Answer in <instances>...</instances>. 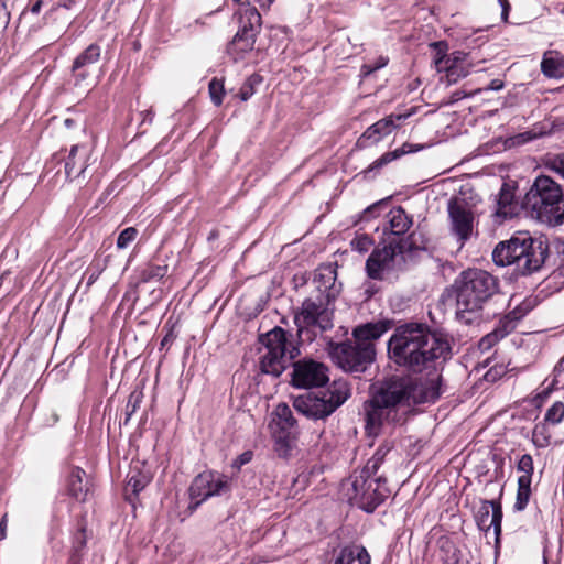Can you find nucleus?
<instances>
[{"mask_svg":"<svg viewBox=\"0 0 564 564\" xmlns=\"http://www.w3.org/2000/svg\"><path fill=\"white\" fill-rule=\"evenodd\" d=\"M101 48L97 44H90L75 59L72 70L87 68L89 65L97 63L100 58Z\"/></svg>","mask_w":564,"mask_h":564,"instance_id":"nucleus-28","label":"nucleus"},{"mask_svg":"<svg viewBox=\"0 0 564 564\" xmlns=\"http://www.w3.org/2000/svg\"><path fill=\"white\" fill-rule=\"evenodd\" d=\"M531 496V480L527 478V476H520L518 478V490H517V500L514 507L517 510H523L530 499Z\"/></svg>","mask_w":564,"mask_h":564,"instance_id":"nucleus-31","label":"nucleus"},{"mask_svg":"<svg viewBox=\"0 0 564 564\" xmlns=\"http://www.w3.org/2000/svg\"><path fill=\"white\" fill-rule=\"evenodd\" d=\"M142 401V393L139 391H133L128 399L127 408H126V414L127 419L126 421H129L131 415L138 410L140 403Z\"/></svg>","mask_w":564,"mask_h":564,"instance_id":"nucleus-43","label":"nucleus"},{"mask_svg":"<svg viewBox=\"0 0 564 564\" xmlns=\"http://www.w3.org/2000/svg\"><path fill=\"white\" fill-rule=\"evenodd\" d=\"M375 354V347L356 340L338 344L332 351L333 359L340 368L356 372L365 371L373 361Z\"/></svg>","mask_w":564,"mask_h":564,"instance_id":"nucleus-9","label":"nucleus"},{"mask_svg":"<svg viewBox=\"0 0 564 564\" xmlns=\"http://www.w3.org/2000/svg\"><path fill=\"white\" fill-rule=\"evenodd\" d=\"M343 490L350 505L366 512H372L389 495L386 479L381 477L368 479L365 476L351 475L343 484Z\"/></svg>","mask_w":564,"mask_h":564,"instance_id":"nucleus-8","label":"nucleus"},{"mask_svg":"<svg viewBox=\"0 0 564 564\" xmlns=\"http://www.w3.org/2000/svg\"><path fill=\"white\" fill-rule=\"evenodd\" d=\"M260 343V368L274 377H279L300 354L299 348L288 339V333L279 326L262 335Z\"/></svg>","mask_w":564,"mask_h":564,"instance_id":"nucleus-6","label":"nucleus"},{"mask_svg":"<svg viewBox=\"0 0 564 564\" xmlns=\"http://www.w3.org/2000/svg\"><path fill=\"white\" fill-rule=\"evenodd\" d=\"M381 462L379 460L378 457H371L368 459V462L366 463L365 467L358 471V473H354L352 475L355 476H365V478H368V479H376L377 477L376 474L379 469V467L381 466Z\"/></svg>","mask_w":564,"mask_h":564,"instance_id":"nucleus-40","label":"nucleus"},{"mask_svg":"<svg viewBox=\"0 0 564 564\" xmlns=\"http://www.w3.org/2000/svg\"><path fill=\"white\" fill-rule=\"evenodd\" d=\"M166 273V267H154V268H150L149 271H148V278L150 279H153V278H156V279H161L165 275Z\"/></svg>","mask_w":564,"mask_h":564,"instance_id":"nucleus-50","label":"nucleus"},{"mask_svg":"<svg viewBox=\"0 0 564 564\" xmlns=\"http://www.w3.org/2000/svg\"><path fill=\"white\" fill-rule=\"evenodd\" d=\"M387 218L388 227H384V231L389 230L392 235L395 236L405 234L412 226L411 217L402 207L392 208L387 215Z\"/></svg>","mask_w":564,"mask_h":564,"instance_id":"nucleus-24","label":"nucleus"},{"mask_svg":"<svg viewBox=\"0 0 564 564\" xmlns=\"http://www.w3.org/2000/svg\"><path fill=\"white\" fill-rule=\"evenodd\" d=\"M403 118H406V116L399 115V116L395 117L397 120H401Z\"/></svg>","mask_w":564,"mask_h":564,"instance_id":"nucleus-64","label":"nucleus"},{"mask_svg":"<svg viewBox=\"0 0 564 564\" xmlns=\"http://www.w3.org/2000/svg\"><path fill=\"white\" fill-rule=\"evenodd\" d=\"M274 441V451L279 457L288 458L296 445V430L270 431Z\"/></svg>","mask_w":564,"mask_h":564,"instance_id":"nucleus-21","label":"nucleus"},{"mask_svg":"<svg viewBox=\"0 0 564 564\" xmlns=\"http://www.w3.org/2000/svg\"><path fill=\"white\" fill-rule=\"evenodd\" d=\"M141 116H142V123H145V122L151 123L154 118V112L151 109H149V110L141 112Z\"/></svg>","mask_w":564,"mask_h":564,"instance_id":"nucleus-53","label":"nucleus"},{"mask_svg":"<svg viewBox=\"0 0 564 564\" xmlns=\"http://www.w3.org/2000/svg\"><path fill=\"white\" fill-rule=\"evenodd\" d=\"M7 521V514H4L0 521V541L6 538Z\"/></svg>","mask_w":564,"mask_h":564,"instance_id":"nucleus-55","label":"nucleus"},{"mask_svg":"<svg viewBox=\"0 0 564 564\" xmlns=\"http://www.w3.org/2000/svg\"><path fill=\"white\" fill-rule=\"evenodd\" d=\"M503 87V83L500 79H494L490 82L486 90H500Z\"/></svg>","mask_w":564,"mask_h":564,"instance_id":"nucleus-52","label":"nucleus"},{"mask_svg":"<svg viewBox=\"0 0 564 564\" xmlns=\"http://www.w3.org/2000/svg\"><path fill=\"white\" fill-rule=\"evenodd\" d=\"M389 329V323L379 321L367 323L356 327L352 332L354 338L359 344H369L375 347V340L379 339Z\"/></svg>","mask_w":564,"mask_h":564,"instance_id":"nucleus-18","label":"nucleus"},{"mask_svg":"<svg viewBox=\"0 0 564 564\" xmlns=\"http://www.w3.org/2000/svg\"><path fill=\"white\" fill-rule=\"evenodd\" d=\"M553 384L564 386V357L554 368Z\"/></svg>","mask_w":564,"mask_h":564,"instance_id":"nucleus-48","label":"nucleus"},{"mask_svg":"<svg viewBox=\"0 0 564 564\" xmlns=\"http://www.w3.org/2000/svg\"><path fill=\"white\" fill-rule=\"evenodd\" d=\"M501 505L495 500H484L476 513V522L478 528L485 532L494 528L497 543H499L501 534Z\"/></svg>","mask_w":564,"mask_h":564,"instance_id":"nucleus-15","label":"nucleus"},{"mask_svg":"<svg viewBox=\"0 0 564 564\" xmlns=\"http://www.w3.org/2000/svg\"><path fill=\"white\" fill-rule=\"evenodd\" d=\"M355 549V560L359 562V564H370L371 557L368 551L364 546H352Z\"/></svg>","mask_w":564,"mask_h":564,"instance_id":"nucleus-46","label":"nucleus"},{"mask_svg":"<svg viewBox=\"0 0 564 564\" xmlns=\"http://www.w3.org/2000/svg\"><path fill=\"white\" fill-rule=\"evenodd\" d=\"M75 86H79L88 76L89 73L86 68L78 69V70H72Z\"/></svg>","mask_w":564,"mask_h":564,"instance_id":"nucleus-49","label":"nucleus"},{"mask_svg":"<svg viewBox=\"0 0 564 564\" xmlns=\"http://www.w3.org/2000/svg\"><path fill=\"white\" fill-rule=\"evenodd\" d=\"M328 380V369L322 362L303 359L293 364L292 383L297 388L322 387Z\"/></svg>","mask_w":564,"mask_h":564,"instance_id":"nucleus-14","label":"nucleus"},{"mask_svg":"<svg viewBox=\"0 0 564 564\" xmlns=\"http://www.w3.org/2000/svg\"><path fill=\"white\" fill-rule=\"evenodd\" d=\"M397 124L394 122V117L389 116L383 118L373 124H371L358 139L357 145L360 148H366L371 143L379 142L383 137L390 134Z\"/></svg>","mask_w":564,"mask_h":564,"instance_id":"nucleus-17","label":"nucleus"},{"mask_svg":"<svg viewBox=\"0 0 564 564\" xmlns=\"http://www.w3.org/2000/svg\"><path fill=\"white\" fill-rule=\"evenodd\" d=\"M252 452L246 451L242 454H240L231 464L232 468L240 469L243 465L248 464L252 459Z\"/></svg>","mask_w":564,"mask_h":564,"instance_id":"nucleus-47","label":"nucleus"},{"mask_svg":"<svg viewBox=\"0 0 564 564\" xmlns=\"http://www.w3.org/2000/svg\"><path fill=\"white\" fill-rule=\"evenodd\" d=\"M350 397V388L347 381L338 379L319 394H307L294 400V408L302 414L313 419H324L330 415L337 408Z\"/></svg>","mask_w":564,"mask_h":564,"instance_id":"nucleus-7","label":"nucleus"},{"mask_svg":"<svg viewBox=\"0 0 564 564\" xmlns=\"http://www.w3.org/2000/svg\"><path fill=\"white\" fill-rule=\"evenodd\" d=\"M237 15L239 19V31L252 32L253 35H257L261 28V15L259 11L248 2L240 3Z\"/></svg>","mask_w":564,"mask_h":564,"instance_id":"nucleus-20","label":"nucleus"},{"mask_svg":"<svg viewBox=\"0 0 564 564\" xmlns=\"http://www.w3.org/2000/svg\"><path fill=\"white\" fill-rule=\"evenodd\" d=\"M546 256L542 242L528 236L512 237L499 242L492 251V260L499 267L516 265L521 274L539 270Z\"/></svg>","mask_w":564,"mask_h":564,"instance_id":"nucleus-3","label":"nucleus"},{"mask_svg":"<svg viewBox=\"0 0 564 564\" xmlns=\"http://www.w3.org/2000/svg\"><path fill=\"white\" fill-rule=\"evenodd\" d=\"M457 312L477 313L498 290V281L489 272L480 269L463 271L455 280Z\"/></svg>","mask_w":564,"mask_h":564,"instance_id":"nucleus-4","label":"nucleus"},{"mask_svg":"<svg viewBox=\"0 0 564 564\" xmlns=\"http://www.w3.org/2000/svg\"><path fill=\"white\" fill-rule=\"evenodd\" d=\"M84 476L85 471L83 469L73 468L67 480L69 495L79 501H84L88 492L87 484L83 482Z\"/></svg>","mask_w":564,"mask_h":564,"instance_id":"nucleus-26","label":"nucleus"},{"mask_svg":"<svg viewBox=\"0 0 564 564\" xmlns=\"http://www.w3.org/2000/svg\"><path fill=\"white\" fill-rule=\"evenodd\" d=\"M375 70H377L375 68V65H370V64H365L362 67H361V73L364 76H368L370 75L371 73H373Z\"/></svg>","mask_w":564,"mask_h":564,"instance_id":"nucleus-56","label":"nucleus"},{"mask_svg":"<svg viewBox=\"0 0 564 564\" xmlns=\"http://www.w3.org/2000/svg\"><path fill=\"white\" fill-rule=\"evenodd\" d=\"M256 35L252 32L239 31L228 46V53L235 61L243 59L246 53L253 50Z\"/></svg>","mask_w":564,"mask_h":564,"instance_id":"nucleus-22","label":"nucleus"},{"mask_svg":"<svg viewBox=\"0 0 564 564\" xmlns=\"http://www.w3.org/2000/svg\"><path fill=\"white\" fill-rule=\"evenodd\" d=\"M99 274H100V271H99V270L94 271V272L90 274L89 279H88V284L94 283V282L98 279Z\"/></svg>","mask_w":564,"mask_h":564,"instance_id":"nucleus-62","label":"nucleus"},{"mask_svg":"<svg viewBox=\"0 0 564 564\" xmlns=\"http://www.w3.org/2000/svg\"><path fill=\"white\" fill-rule=\"evenodd\" d=\"M149 477L138 469H131L127 476L126 492L138 495L148 484Z\"/></svg>","mask_w":564,"mask_h":564,"instance_id":"nucleus-30","label":"nucleus"},{"mask_svg":"<svg viewBox=\"0 0 564 564\" xmlns=\"http://www.w3.org/2000/svg\"><path fill=\"white\" fill-rule=\"evenodd\" d=\"M231 480L228 476L216 471L202 473L195 477L189 496L195 507L214 496H220L230 490Z\"/></svg>","mask_w":564,"mask_h":564,"instance_id":"nucleus-12","label":"nucleus"},{"mask_svg":"<svg viewBox=\"0 0 564 564\" xmlns=\"http://www.w3.org/2000/svg\"><path fill=\"white\" fill-rule=\"evenodd\" d=\"M355 561V549L352 546L344 547L334 564H351Z\"/></svg>","mask_w":564,"mask_h":564,"instance_id":"nucleus-44","label":"nucleus"},{"mask_svg":"<svg viewBox=\"0 0 564 564\" xmlns=\"http://www.w3.org/2000/svg\"><path fill=\"white\" fill-rule=\"evenodd\" d=\"M542 73L550 78L564 77V55L557 51L544 53L541 62Z\"/></svg>","mask_w":564,"mask_h":564,"instance_id":"nucleus-23","label":"nucleus"},{"mask_svg":"<svg viewBox=\"0 0 564 564\" xmlns=\"http://www.w3.org/2000/svg\"><path fill=\"white\" fill-rule=\"evenodd\" d=\"M518 471L522 473L521 476H527L529 480H532V474H533V458L530 454H523L517 465Z\"/></svg>","mask_w":564,"mask_h":564,"instance_id":"nucleus-41","label":"nucleus"},{"mask_svg":"<svg viewBox=\"0 0 564 564\" xmlns=\"http://www.w3.org/2000/svg\"><path fill=\"white\" fill-rule=\"evenodd\" d=\"M448 64L447 66H449V70H446V73L449 75V76H454V75H457V76H466L468 74V70L464 72L463 69H460L462 65L466 62L467 59V54L464 53V52H460V51H456L454 53H452L451 55H448Z\"/></svg>","mask_w":564,"mask_h":564,"instance_id":"nucleus-33","label":"nucleus"},{"mask_svg":"<svg viewBox=\"0 0 564 564\" xmlns=\"http://www.w3.org/2000/svg\"><path fill=\"white\" fill-rule=\"evenodd\" d=\"M512 202H513V194L507 187V185L503 184L499 192V197L497 200V204H498L497 214L505 218L510 216L512 214Z\"/></svg>","mask_w":564,"mask_h":564,"instance_id":"nucleus-32","label":"nucleus"},{"mask_svg":"<svg viewBox=\"0 0 564 564\" xmlns=\"http://www.w3.org/2000/svg\"><path fill=\"white\" fill-rule=\"evenodd\" d=\"M435 401L436 392L433 389L419 392L411 376H393L384 380L364 404L367 434L378 435L386 423L399 422L412 404Z\"/></svg>","mask_w":564,"mask_h":564,"instance_id":"nucleus-2","label":"nucleus"},{"mask_svg":"<svg viewBox=\"0 0 564 564\" xmlns=\"http://www.w3.org/2000/svg\"><path fill=\"white\" fill-rule=\"evenodd\" d=\"M434 56L433 62L437 72H446L449 70V66L447 64L448 61V45L446 42L440 41L431 44Z\"/></svg>","mask_w":564,"mask_h":564,"instance_id":"nucleus-29","label":"nucleus"},{"mask_svg":"<svg viewBox=\"0 0 564 564\" xmlns=\"http://www.w3.org/2000/svg\"><path fill=\"white\" fill-rule=\"evenodd\" d=\"M7 24V13L3 9H0V28H3Z\"/></svg>","mask_w":564,"mask_h":564,"instance_id":"nucleus-60","label":"nucleus"},{"mask_svg":"<svg viewBox=\"0 0 564 564\" xmlns=\"http://www.w3.org/2000/svg\"><path fill=\"white\" fill-rule=\"evenodd\" d=\"M336 270L332 265H322L316 270L314 282L327 302L335 300L340 292V285L336 284Z\"/></svg>","mask_w":564,"mask_h":564,"instance_id":"nucleus-16","label":"nucleus"},{"mask_svg":"<svg viewBox=\"0 0 564 564\" xmlns=\"http://www.w3.org/2000/svg\"><path fill=\"white\" fill-rule=\"evenodd\" d=\"M524 205L542 221L561 223L564 218V197L561 186L549 176L540 175L535 178L525 195Z\"/></svg>","mask_w":564,"mask_h":564,"instance_id":"nucleus-5","label":"nucleus"},{"mask_svg":"<svg viewBox=\"0 0 564 564\" xmlns=\"http://www.w3.org/2000/svg\"><path fill=\"white\" fill-rule=\"evenodd\" d=\"M405 153L402 149H397L391 152H387L383 155H381L379 159L373 161L367 170H365V174H368L375 170H379L382 166L387 165L388 163L392 162L393 160L402 156Z\"/></svg>","mask_w":564,"mask_h":564,"instance_id":"nucleus-35","label":"nucleus"},{"mask_svg":"<svg viewBox=\"0 0 564 564\" xmlns=\"http://www.w3.org/2000/svg\"><path fill=\"white\" fill-rule=\"evenodd\" d=\"M564 419V403L561 401L554 402L545 412L544 422L557 425Z\"/></svg>","mask_w":564,"mask_h":564,"instance_id":"nucleus-34","label":"nucleus"},{"mask_svg":"<svg viewBox=\"0 0 564 564\" xmlns=\"http://www.w3.org/2000/svg\"><path fill=\"white\" fill-rule=\"evenodd\" d=\"M387 64H388V58L381 56V57L378 58L377 63L375 64V68L376 69L382 68Z\"/></svg>","mask_w":564,"mask_h":564,"instance_id":"nucleus-58","label":"nucleus"},{"mask_svg":"<svg viewBox=\"0 0 564 564\" xmlns=\"http://www.w3.org/2000/svg\"><path fill=\"white\" fill-rule=\"evenodd\" d=\"M88 151L84 147L74 145L65 162V173L67 178L79 177L87 167Z\"/></svg>","mask_w":564,"mask_h":564,"instance_id":"nucleus-19","label":"nucleus"},{"mask_svg":"<svg viewBox=\"0 0 564 564\" xmlns=\"http://www.w3.org/2000/svg\"><path fill=\"white\" fill-rule=\"evenodd\" d=\"M513 328V325L511 322L507 321L501 323L499 327L484 336L479 340V349L481 351H488L492 346H495L500 339H502L505 336H507L511 329Z\"/></svg>","mask_w":564,"mask_h":564,"instance_id":"nucleus-27","label":"nucleus"},{"mask_svg":"<svg viewBox=\"0 0 564 564\" xmlns=\"http://www.w3.org/2000/svg\"><path fill=\"white\" fill-rule=\"evenodd\" d=\"M387 64H388V58L381 56V57L378 58L377 63L375 64V68L376 69L382 68Z\"/></svg>","mask_w":564,"mask_h":564,"instance_id":"nucleus-59","label":"nucleus"},{"mask_svg":"<svg viewBox=\"0 0 564 564\" xmlns=\"http://www.w3.org/2000/svg\"><path fill=\"white\" fill-rule=\"evenodd\" d=\"M212 101L216 106H220L225 94L224 83L217 78H213L208 86Z\"/></svg>","mask_w":564,"mask_h":564,"instance_id":"nucleus-39","label":"nucleus"},{"mask_svg":"<svg viewBox=\"0 0 564 564\" xmlns=\"http://www.w3.org/2000/svg\"><path fill=\"white\" fill-rule=\"evenodd\" d=\"M254 1L258 2L261 8H269L274 2V0H254Z\"/></svg>","mask_w":564,"mask_h":564,"instance_id":"nucleus-61","label":"nucleus"},{"mask_svg":"<svg viewBox=\"0 0 564 564\" xmlns=\"http://www.w3.org/2000/svg\"><path fill=\"white\" fill-rule=\"evenodd\" d=\"M269 430H295V420L288 404L280 403L276 405L271 414Z\"/></svg>","mask_w":564,"mask_h":564,"instance_id":"nucleus-25","label":"nucleus"},{"mask_svg":"<svg viewBox=\"0 0 564 564\" xmlns=\"http://www.w3.org/2000/svg\"><path fill=\"white\" fill-rule=\"evenodd\" d=\"M451 234L464 246L474 234L476 217L464 199H451L447 205Z\"/></svg>","mask_w":564,"mask_h":564,"instance_id":"nucleus-11","label":"nucleus"},{"mask_svg":"<svg viewBox=\"0 0 564 564\" xmlns=\"http://www.w3.org/2000/svg\"><path fill=\"white\" fill-rule=\"evenodd\" d=\"M544 166L564 178V153L549 154L543 160Z\"/></svg>","mask_w":564,"mask_h":564,"instance_id":"nucleus-37","label":"nucleus"},{"mask_svg":"<svg viewBox=\"0 0 564 564\" xmlns=\"http://www.w3.org/2000/svg\"><path fill=\"white\" fill-rule=\"evenodd\" d=\"M388 352L399 366L426 373L425 378L412 377L415 390L427 392V389H433L436 400L440 398L442 370L452 355L446 337L431 332L424 324L408 323L395 328L388 341Z\"/></svg>","mask_w":564,"mask_h":564,"instance_id":"nucleus-1","label":"nucleus"},{"mask_svg":"<svg viewBox=\"0 0 564 564\" xmlns=\"http://www.w3.org/2000/svg\"><path fill=\"white\" fill-rule=\"evenodd\" d=\"M498 3L501 7V17L506 21L510 11V3L508 0H498Z\"/></svg>","mask_w":564,"mask_h":564,"instance_id":"nucleus-51","label":"nucleus"},{"mask_svg":"<svg viewBox=\"0 0 564 564\" xmlns=\"http://www.w3.org/2000/svg\"><path fill=\"white\" fill-rule=\"evenodd\" d=\"M261 79L257 75L250 76L240 87L239 98L247 101L256 91V86L260 84Z\"/></svg>","mask_w":564,"mask_h":564,"instance_id":"nucleus-38","label":"nucleus"},{"mask_svg":"<svg viewBox=\"0 0 564 564\" xmlns=\"http://www.w3.org/2000/svg\"><path fill=\"white\" fill-rule=\"evenodd\" d=\"M403 263L402 247L398 243H389L371 252L366 262V271L369 278L382 280L386 273L400 269Z\"/></svg>","mask_w":564,"mask_h":564,"instance_id":"nucleus-10","label":"nucleus"},{"mask_svg":"<svg viewBox=\"0 0 564 564\" xmlns=\"http://www.w3.org/2000/svg\"><path fill=\"white\" fill-rule=\"evenodd\" d=\"M371 245L372 241L367 235L358 236L351 241L352 249L359 252L368 251Z\"/></svg>","mask_w":564,"mask_h":564,"instance_id":"nucleus-45","label":"nucleus"},{"mask_svg":"<svg viewBox=\"0 0 564 564\" xmlns=\"http://www.w3.org/2000/svg\"><path fill=\"white\" fill-rule=\"evenodd\" d=\"M295 324L300 333L305 328L324 332L333 327V312L322 301L308 299L303 302L301 312L295 316Z\"/></svg>","mask_w":564,"mask_h":564,"instance_id":"nucleus-13","label":"nucleus"},{"mask_svg":"<svg viewBox=\"0 0 564 564\" xmlns=\"http://www.w3.org/2000/svg\"><path fill=\"white\" fill-rule=\"evenodd\" d=\"M138 236V230L134 227L123 229L117 239V247L126 249Z\"/></svg>","mask_w":564,"mask_h":564,"instance_id":"nucleus-42","label":"nucleus"},{"mask_svg":"<svg viewBox=\"0 0 564 564\" xmlns=\"http://www.w3.org/2000/svg\"><path fill=\"white\" fill-rule=\"evenodd\" d=\"M551 434L544 423L536 424L532 432V442L539 448H544L550 444Z\"/></svg>","mask_w":564,"mask_h":564,"instance_id":"nucleus-36","label":"nucleus"},{"mask_svg":"<svg viewBox=\"0 0 564 564\" xmlns=\"http://www.w3.org/2000/svg\"><path fill=\"white\" fill-rule=\"evenodd\" d=\"M388 452H389V448H387V447H379L376 451V453L373 454V457H378L379 460L382 463L384 457H386V455L388 454Z\"/></svg>","mask_w":564,"mask_h":564,"instance_id":"nucleus-54","label":"nucleus"},{"mask_svg":"<svg viewBox=\"0 0 564 564\" xmlns=\"http://www.w3.org/2000/svg\"><path fill=\"white\" fill-rule=\"evenodd\" d=\"M41 7H42V1L41 0H36L34 3H32L30 10L32 13H39L40 10H41Z\"/></svg>","mask_w":564,"mask_h":564,"instance_id":"nucleus-57","label":"nucleus"},{"mask_svg":"<svg viewBox=\"0 0 564 564\" xmlns=\"http://www.w3.org/2000/svg\"><path fill=\"white\" fill-rule=\"evenodd\" d=\"M380 206V203H377V204H373L371 206H369L366 210H365V214H371L373 210H376L378 207Z\"/></svg>","mask_w":564,"mask_h":564,"instance_id":"nucleus-63","label":"nucleus"}]
</instances>
